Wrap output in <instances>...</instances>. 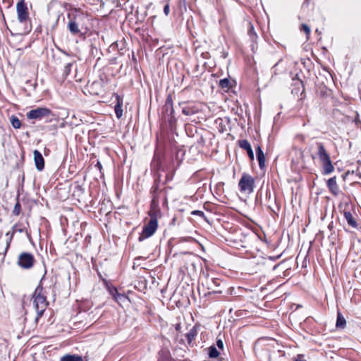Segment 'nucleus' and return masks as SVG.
I'll use <instances>...</instances> for the list:
<instances>
[{"label": "nucleus", "mask_w": 361, "mask_h": 361, "mask_svg": "<svg viewBox=\"0 0 361 361\" xmlns=\"http://www.w3.org/2000/svg\"><path fill=\"white\" fill-rule=\"evenodd\" d=\"M238 187L241 192L250 194L255 188V179L247 173H243L238 182Z\"/></svg>", "instance_id": "423d86ee"}, {"label": "nucleus", "mask_w": 361, "mask_h": 361, "mask_svg": "<svg viewBox=\"0 0 361 361\" xmlns=\"http://www.w3.org/2000/svg\"><path fill=\"white\" fill-rule=\"evenodd\" d=\"M10 120H11V125L14 128L18 129L20 128L21 122L17 116H12L11 117Z\"/></svg>", "instance_id": "a878e982"}, {"label": "nucleus", "mask_w": 361, "mask_h": 361, "mask_svg": "<svg viewBox=\"0 0 361 361\" xmlns=\"http://www.w3.org/2000/svg\"><path fill=\"white\" fill-rule=\"evenodd\" d=\"M79 11H80V9H79V8H75V13H78V12H79Z\"/></svg>", "instance_id": "49530a36"}, {"label": "nucleus", "mask_w": 361, "mask_h": 361, "mask_svg": "<svg viewBox=\"0 0 361 361\" xmlns=\"http://www.w3.org/2000/svg\"><path fill=\"white\" fill-rule=\"evenodd\" d=\"M16 228H17V225H15V226H13V229H16Z\"/></svg>", "instance_id": "09e8293b"}, {"label": "nucleus", "mask_w": 361, "mask_h": 361, "mask_svg": "<svg viewBox=\"0 0 361 361\" xmlns=\"http://www.w3.org/2000/svg\"><path fill=\"white\" fill-rule=\"evenodd\" d=\"M175 111L173 104L172 95L171 94L167 95L165 103L161 108V116L167 114H174Z\"/></svg>", "instance_id": "4468645a"}, {"label": "nucleus", "mask_w": 361, "mask_h": 361, "mask_svg": "<svg viewBox=\"0 0 361 361\" xmlns=\"http://www.w3.org/2000/svg\"><path fill=\"white\" fill-rule=\"evenodd\" d=\"M308 2V0H305V3H307Z\"/></svg>", "instance_id": "8fccbe9b"}, {"label": "nucleus", "mask_w": 361, "mask_h": 361, "mask_svg": "<svg viewBox=\"0 0 361 361\" xmlns=\"http://www.w3.org/2000/svg\"><path fill=\"white\" fill-rule=\"evenodd\" d=\"M97 169H99L100 172H102V166L99 161H97V164L94 166Z\"/></svg>", "instance_id": "58836bf2"}, {"label": "nucleus", "mask_w": 361, "mask_h": 361, "mask_svg": "<svg viewBox=\"0 0 361 361\" xmlns=\"http://www.w3.org/2000/svg\"><path fill=\"white\" fill-rule=\"evenodd\" d=\"M257 159L259 162V166L262 169L265 166V156L260 146L256 148Z\"/></svg>", "instance_id": "6ab92c4d"}, {"label": "nucleus", "mask_w": 361, "mask_h": 361, "mask_svg": "<svg viewBox=\"0 0 361 361\" xmlns=\"http://www.w3.org/2000/svg\"><path fill=\"white\" fill-rule=\"evenodd\" d=\"M31 30H32L31 25L29 27H26L25 29V33H28V32H30L31 31Z\"/></svg>", "instance_id": "37998d69"}, {"label": "nucleus", "mask_w": 361, "mask_h": 361, "mask_svg": "<svg viewBox=\"0 0 361 361\" xmlns=\"http://www.w3.org/2000/svg\"><path fill=\"white\" fill-rule=\"evenodd\" d=\"M11 240V238L9 240V241H7L6 243L5 247L2 250H0V255H6L9 247H10V242Z\"/></svg>", "instance_id": "2f4dec72"}, {"label": "nucleus", "mask_w": 361, "mask_h": 361, "mask_svg": "<svg viewBox=\"0 0 361 361\" xmlns=\"http://www.w3.org/2000/svg\"><path fill=\"white\" fill-rule=\"evenodd\" d=\"M34 154V161L35 164L36 169L41 171L44 168V159L38 150L35 149L33 152Z\"/></svg>", "instance_id": "2eb2a0df"}, {"label": "nucleus", "mask_w": 361, "mask_h": 361, "mask_svg": "<svg viewBox=\"0 0 361 361\" xmlns=\"http://www.w3.org/2000/svg\"><path fill=\"white\" fill-rule=\"evenodd\" d=\"M278 266H279V264L275 265V266L273 267V269H274H274H276V267H277Z\"/></svg>", "instance_id": "de8ad7c7"}, {"label": "nucleus", "mask_w": 361, "mask_h": 361, "mask_svg": "<svg viewBox=\"0 0 361 361\" xmlns=\"http://www.w3.org/2000/svg\"><path fill=\"white\" fill-rule=\"evenodd\" d=\"M32 298L34 299V307L37 312V316L35 319V323H38L39 319L42 317L47 306L49 305V302L47 300V296L44 293V288L41 282L35 288Z\"/></svg>", "instance_id": "f257e3e1"}, {"label": "nucleus", "mask_w": 361, "mask_h": 361, "mask_svg": "<svg viewBox=\"0 0 361 361\" xmlns=\"http://www.w3.org/2000/svg\"><path fill=\"white\" fill-rule=\"evenodd\" d=\"M175 111L173 104L172 95L171 94L167 95L165 103L161 108V116L167 114H174Z\"/></svg>", "instance_id": "ddd939ff"}, {"label": "nucleus", "mask_w": 361, "mask_h": 361, "mask_svg": "<svg viewBox=\"0 0 361 361\" xmlns=\"http://www.w3.org/2000/svg\"><path fill=\"white\" fill-rule=\"evenodd\" d=\"M128 299V296H126L125 294L123 293H118L116 295V297L114 298V300L117 302H125V300H126Z\"/></svg>", "instance_id": "c85d7f7f"}, {"label": "nucleus", "mask_w": 361, "mask_h": 361, "mask_svg": "<svg viewBox=\"0 0 361 361\" xmlns=\"http://www.w3.org/2000/svg\"><path fill=\"white\" fill-rule=\"evenodd\" d=\"M238 145L240 148L247 151V155L251 160L254 159V152L250 142L247 140H238Z\"/></svg>", "instance_id": "f3484780"}, {"label": "nucleus", "mask_w": 361, "mask_h": 361, "mask_svg": "<svg viewBox=\"0 0 361 361\" xmlns=\"http://www.w3.org/2000/svg\"><path fill=\"white\" fill-rule=\"evenodd\" d=\"M73 64V63H68L65 66L64 69H63V75L67 77L70 74Z\"/></svg>", "instance_id": "c756f323"}, {"label": "nucleus", "mask_w": 361, "mask_h": 361, "mask_svg": "<svg viewBox=\"0 0 361 361\" xmlns=\"http://www.w3.org/2000/svg\"><path fill=\"white\" fill-rule=\"evenodd\" d=\"M116 97V104L114 106V111L116 116L118 118H121L123 116V97L118 95V94H115Z\"/></svg>", "instance_id": "dca6fc26"}, {"label": "nucleus", "mask_w": 361, "mask_h": 361, "mask_svg": "<svg viewBox=\"0 0 361 361\" xmlns=\"http://www.w3.org/2000/svg\"><path fill=\"white\" fill-rule=\"evenodd\" d=\"M317 156L320 163V172L323 176H327L332 173L335 167L332 163L329 154L325 149L322 144L318 146Z\"/></svg>", "instance_id": "f03ea898"}, {"label": "nucleus", "mask_w": 361, "mask_h": 361, "mask_svg": "<svg viewBox=\"0 0 361 361\" xmlns=\"http://www.w3.org/2000/svg\"><path fill=\"white\" fill-rule=\"evenodd\" d=\"M180 259H183L184 262V265L181 267V269H185L188 274L190 271L195 272L196 270V264L195 261H198L199 259L197 255L192 254V252H185L180 256Z\"/></svg>", "instance_id": "39448f33"}, {"label": "nucleus", "mask_w": 361, "mask_h": 361, "mask_svg": "<svg viewBox=\"0 0 361 361\" xmlns=\"http://www.w3.org/2000/svg\"><path fill=\"white\" fill-rule=\"evenodd\" d=\"M173 175L172 173H166V177H165V180L163 183V185H165L169 181H171L173 178Z\"/></svg>", "instance_id": "f704fd0d"}, {"label": "nucleus", "mask_w": 361, "mask_h": 361, "mask_svg": "<svg viewBox=\"0 0 361 361\" xmlns=\"http://www.w3.org/2000/svg\"><path fill=\"white\" fill-rule=\"evenodd\" d=\"M247 35L252 42L257 41L258 36L251 22L247 23Z\"/></svg>", "instance_id": "4be33fe9"}, {"label": "nucleus", "mask_w": 361, "mask_h": 361, "mask_svg": "<svg viewBox=\"0 0 361 361\" xmlns=\"http://www.w3.org/2000/svg\"><path fill=\"white\" fill-rule=\"evenodd\" d=\"M216 345L219 349L224 348V342L221 338L216 340Z\"/></svg>", "instance_id": "c9c22d12"}, {"label": "nucleus", "mask_w": 361, "mask_h": 361, "mask_svg": "<svg viewBox=\"0 0 361 361\" xmlns=\"http://www.w3.org/2000/svg\"><path fill=\"white\" fill-rule=\"evenodd\" d=\"M280 257V255H278L276 257H269V259L272 260V261H275L277 259H279Z\"/></svg>", "instance_id": "79ce46f5"}, {"label": "nucleus", "mask_w": 361, "mask_h": 361, "mask_svg": "<svg viewBox=\"0 0 361 361\" xmlns=\"http://www.w3.org/2000/svg\"><path fill=\"white\" fill-rule=\"evenodd\" d=\"M198 334V326L195 325L189 331L188 333L185 334V337L187 338L188 344H190L192 341L195 339Z\"/></svg>", "instance_id": "412c9836"}, {"label": "nucleus", "mask_w": 361, "mask_h": 361, "mask_svg": "<svg viewBox=\"0 0 361 361\" xmlns=\"http://www.w3.org/2000/svg\"><path fill=\"white\" fill-rule=\"evenodd\" d=\"M108 290L109 293L112 295L114 299L116 297L117 294L118 293V289L114 286H109Z\"/></svg>", "instance_id": "7c9ffc66"}, {"label": "nucleus", "mask_w": 361, "mask_h": 361, "mask_svg": "<svg viewBox=\"0 0 361 361\" xmlns=\"http://www.w3.org/2000/svg\"><path fill=\"white\" fill-rule=\"evenodd\" d=\"M219 85L221 88H229L231 87V82L228 78H224L219 80Z\"/></svg>", "instance_id": "bb28decb"}, {"label": "nucleus", "mask_w": 361, "mask_h": 361, "mask_svg": "<svg viewBox=\"0 0 361 361\" xmlns=\"http://www.w3.org/2000/svg\"><path fill=\"white\" fill-rule=\"evenodd\" d=\"M269 209L271 210V212L274 213V214H276L277 212L279 211V207L278 205L276 204L275 206V208L274 207H271V206H269Z\"/></svg>", "instance_id": "4c0bfd02"}, {"label": "nucleus", "mask_w": 361, "mask_h": 361, "mask_svg": "<svg viewBox=\"0 0 361 361\" xmlns=\"http://www.w3.org/2000/svg\"><path fill=\"white\" fill-rule=\"evenodd\" d=\"M161 175L158 174L157 177L154 178L153 185L151 188L150 193L152 195V206L157 205L159 202V195L162 192L165 193L167 189H171L170 187L164 188H160Z\"/></svg>", "instance_id": "20e7f679"}, {"label": "nucleus", "mask_w": 361, "mask_h": 361, "mask_svg": "<svg viewBox=\"0 0 361 361\" xmlns=\"http://www.w3.org/2000/svg\"><path fill=\"white\" fill-rule=\"evenodd\" d=\"M68 18L69 19V22L67 27L69 32L73 35L80 33V30L79 29V21L85 18L84 14L82 13L68 14Z\"/></svg>", "instance_id": "0eeeda50"}, {"label": "nucleus", "mask_w": 361, "mask_h": 361, "mask_svg": "<svg viewBox=\"0 0 361 361\" xmlns=\"http://www.w3.org/2000/svg\"><path fill=\"white\" fill-rule=\"evenodd\" d=\"M169 12H170V7H169V4H166L164 7V13L166 16H168L169 14Z\"/></svg>", "instance_id": "e433bc0d"}, {"label": "nucleus", "mask_w": 361, "mask_h": 361, "mask_svg": "<svg viewBox=\"0 0 361 361\" xmlns=\"http://www.w3.org/2000/svg\"><path fill=\"white\" fill-rule=\"evenodd\" d=\"M19 233H23L24 231V229L23 228H18L16 230Z\"/></svg>", "instance_id": "c03bdc74"}, {"label": "nucleus", "mask_w": 361, "mask_h": 361, "mask_svg": "<svg viewBox=\"0 0 361 361\" xmlns=\"http://www.w3.org/2000/svg\"><path fill=\"white\" fill-rule=\"evenodd\" d=\"M52 111L46 107H38L35 109L30 110L26 114L28 119L41 120L44 118H49L52 116Z\"/></svg>", "instance_id": "1a4fd4ad"}, {"label": "nucleus", "mask_w": 361, "mask_h": 361, "mask_svg": "<svg viewBox=\"0 0 361 361\" xmlns=\"http://www.w3.org/2000/svg\"><path fill=\"white\" fill-rule=\"evenodd\" d=\"M294 361H303L302 355H298Z\"/></svg>", "instance_id": "ea45409f"}, {"label": "nucleus", "mask_w": 361, "mask_h": 361, "mask_svg": "<svg viewBox=\"0 0 361 361\" xmlns=\"http://www.w3.org/2000/svg\"><path fill=\"white\" fill-rule=\"evenodd\" d=\"M178 106L181 109L182 113L188 116L196 114L200 111V107L193 102H180L178 103Z\"/></svg>", "instance_id": "9d476101"}, {"label": "nucleus", "mask_w": 361, "mask_h": 361, "mask_svg": "<svg viewBox=\"0 0 361 361\" xmlns=\"http://www.w3.org/2000/svg\"><path fill=\"white\" fill-rule=\"evenodd\" d=\"M327 187L331 192L334 195H338L339 194V188L336 183V177L334 176L329 178L327 181Z\"/></svg>", "instance_id": "a211bd4d"}, {"label": "nucleus", "mask_w": 361, "mask_h": 361, "mask_svg": "<svg viewBox=\"0 0 361 361\" xmlns=\"http://www.w3.org/2000/svg\"><path fill=\"white\" fill-rule=\"evenodd\" d=\"M61 361H83V358L78 355L66 354L61 357ZM85 361H87V360Z\"/></svg>", "instance_id": "5701e85b"}, {"label": "nucleus", "mask_w": 361, "mask_h": 361, "mask_svg": "<svg viewBox=\"0 0 361 361\" xmlns=\"http://www.w3.org/2000/svg\"><path fill=\"white\" fill-rule=\"evenodd\" d=\"M35 259L32 253L23 252L19 254L18 257V265L24 269H30L33 267Z\"/></svg>", "instance_id": "6e6552de"}, {"label": "nucleus", "mask_w": 361, "mask_h": 361, "mask_svg": "<svg viewBox=\"0 0 361 361\" xmlns=\"http://www.w3.org/2000/svg\"><path fill=\"white\" fill-rule=\"evenodd\" d=\"M301 30H303L307 35L310 33V28L306 24H302L301 25Z\"/></svg>", "instance_id": "72a5a7b5"}, {"label": "nucleus", "mask_w": 361, "mask_h": 361, "mask_svg": "<svg viewBox=\"0 0 361 361\" xmlns=\"http://www.w3.org/2000/svg\"><path fill=\"white\" fill-rule=\"evenodd\" d=\"M21 211V205L20 203V201L18 200V197H17L16 203L15 204L13 210V214L15 216H18Z\"/></svg>", "instance_id": "cd10ccee"}, {"label": "nucleus", "mask_w": 361, "mask_h": 361, "mask_svg": "<svg viewBox=\"0 0 361 361\" xmlns=\"http://www.w3.org/2000/svg\"><path fill=\"white\" fill-rule=\"evenodd\" d=\"M293 80L295 81V85H302V81L299 79L298 80H295L294 78H293Z\"/></svg>", "instance_id": "a19ab883"}, {"label": "nucleus", "mask_w": 361, "mask_h": 361, "mask_svg": "<svg viewBox=\"0 0 361 361\" xmlns=\"http://www.w3.org/2000/svg\"><path fill=\"white\" fill-rule=\"evenodd\" d=\"M208 355L210 358H216L219 355V353L214 345H211L207 348Z\"/></svg>", "instance_id": "393cba45"}, {"label": "nucleus", "mask_w": 361, "mask_h": 361, "mask_svg": "<svg viewBox=\"0 0 361 361\" xmlns=\"http://www.w3.org/2000/svg\"><path fill=\"white\" fill-rule=\"evenodd\" d=\"M343 216L347 221L348 224L353 228H357L358 226V224L353 217V214L349 211H344Z\"/></svg>", "instance_id": "aec40b11"}, {"label": "nucleus", "mask_w": 361, "mask_h": 361, "mask_svg": "<svg viewBox=\"0 0 361 361\" xmlns=\"http://www.w3.org/2000/svg\"><path fill=\"white\" fill-rule=\"evenodd\" d=\"M18 20L20 23H26L29 20V12L25 0H20L16 5Z\"/></svg>", "instance_id": "9b49d317"}, {"label": "nucleus", "mask_w": 361, "mask_h": 361, "mask_svg": "<svg viewBox=\"0 0 361 361\" xmlns=\"http://www.w3.org/2000/svg\"><path fill=\"white\" fill-rule=\"evenodd\" d=\"M149 215L150 216V219L142 228V233L138 238V240L140 242L153 235L158 228L157 219L159 216H157L156 212L150 211Z\"/></svg>", "instance_id": "7ed1b4c3"}, {"label": "nucleus", "mask_w": 361, "mask_h": 361, "mask_svg": "<svg viewBox=\"0 0 361 361\" xmlns=\"http://www.w3.org/2000/svg\"><path fill=\"white\" fill-rule=\"evenodd\" d=\"M324 71H325L326 74H327V75H328L329 76H330V77L331 76V73H330L328 71H326V69H324Z\"/></svg>", "instance_id": "a18cd8bd"}, {"label": "nucleus", "mask_w": 361, "mask_h": 361, "mask_svg": "<svg viewBox=\"0 0 361 361\" xmlns=\"http://www.w3.org/2000/svg\"><path fill=\"white\" fill-rule=\"evenodd\" d=\"M161 120L163 124L166 125L171 132L176 130L177 126V118L175 116V114L161 116Z\"/></svg>", "instance_id": "f8f14e48"}, {"label": "nucleus", "mask_w": 361, "mask_h": 361, "mask_svg": "<svg viewBox=\"0 0 361 361\" xmlns=\"http://www.w3.org/2000/svg\"><path fill=\"white\" fill-rule=\"evenodd\" d=\"M191 214L192 215H195V216H199L200 217L206 219L204 213L202 211H200V210H194V211H192L191 212Z\"/></svg>", "instance_id": "473e14b6"}, {"label": "nucleus", "mask_w": 361, "mask_h": 361, "mask_svg": "<svg viewBox=\"0 0 361 361\" xmlns=\"http://www.w3.org/2000/svg\"><path fill=\"white\" fill-rule=\"evenodd\" d=\"M346 321L342 314L338 312L337 314V319L336 322V326L338 329H343L345 326Z\"/></svg>", "instance_id": "b1692460"}]
</instances>
